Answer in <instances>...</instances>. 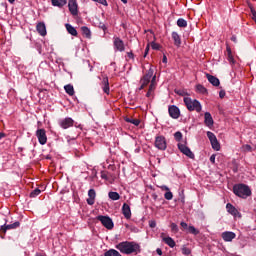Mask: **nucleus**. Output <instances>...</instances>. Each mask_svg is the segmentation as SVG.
<instances>
[{
	"label": "nucleus",
	"mask_w": 256,
	"mask_h": 256,
	"mask_svg": "<svg viewBox=\"0 0 256 256\" xmlns=\"http://www.w3.org/2000/svg\"><path fill=\"white\" fill-rule=\"evenodd\" d=\"M88 199L87 203L88 205H95V198L97 197V193L95 192V189H90L88 191Z\"/></svg>",
	"instance_id": "obj_16"
},
{
	"label": "nucleus",
	"mask_w": 256,
	"mask_h": 256,
	"mask_svg": "<svg viewBox=\"0 0 256 256\" xmlns=\"http://www.w3.org/2000/svg\"><path fill=\"white\" fill-rule=\"evenodd\" d=\"M161 189H162V191H169V187H167L166 185H164V186H161Z\"/></svg>",
	"instance_id": "obj_58"
},
{
	"label": "nucleus",
	"mask_w": 256,
	"mask_h": 256,
	"mask_svg": "<svg viewBox=\"0 0 256 256\" xmlns=\"http://www.w3.org/2000/svg\"><path fill=\"white\" fill-rule=\"evenodd\" d=\"M127 55L129 59H135V55L133 54V52H128Z\"/></svg>",
	"instance_id": "obj_52"
},
{
	"label": "nucleus",
	"mask_w": 256,
	"mask_h": 256,
	"mask_svg": "<svg viewBox=\"0 0 256 256\" xmlns=\"http://www.w3.org/2000/svg\"><path fill=\"white\" fill-rule=\"evenodd\" d=\"M206 77L209 81V83H211V85H213L214 87H219V85H221V82L219 81V78L207 73Z\"/></svg>",
	"instance_id": "obj_17"
},
{
	"label": "nucleus",
	"mask_w": 256,
	"mask_h": 256,
	"mask_svg": "<svg viewBox=\"0 0 256 256\" xmlns=\"http://www.w3.org/2000/svg\"><path fill=\"white\" fill-rule=\"evenodd\" d=\"M157 255H163V250L161 248L156 249Z\"/></svg>",
	"instance_id": "obj_55"
},
{
	"label": "nucleus",
	"mask_w": 256,
	"mask_h": 256,
	"mask_svg": "<svg viewBox=\"0 0 256 256\" xmlns=\"http://www.w3.org/2000/svg\"><path fill=\"white\" fill-rule=\"evenodd\" d=\"M170 229L172 233H179V226H177L175 223H171Z\"/></svg>",
	"instance_id": "obj_38"
},
{
	"label": "nucleus",
	"mask_w": 256,
	"mask_h": 256,
	"mask_svg": "<svg viewBox=\"0 0 256 256\" xmlns=\"http://www.w3.org/2000/svg\"><path fill=\"white\" fill-rule=\"evenodd\" d=\"M74 123L75 121L69 117L59 121V125L62 127V129H69V127H73Z\"/></svg>",
	"instance_id": "obj_11"
},
{
	"label": "nucleus",
	"mask_w": 256,
	"mask_h": 256,
	"mask_svg": "<svg viewBox=\"0 0 256 256\" xmlns=\"http://www.w3.org/2000/svg\"><path fill=\"white\" fill-rule=\"evenodd\" d=\"M149 55V44L145 48L144 57H147Z\"/></svg>",
	"instance_id": "obj_50"
},
{
	"label": "nucleus",
	"mask_w": 256,
	"mask_h": 256,
	"mask_svg": "<svg viewBox=\"0 0 256 256\" xmlns=\"http://www.w3.org/2000/svg\"><path fill=\"white\" fill-rule=\"evenodd\" d=\"M64 89H65L66 93L68 95H70V97H73V95H75V89L73 88V85L68 84V85L64 86Z\"/></svg>",
	"instance_id": "obj_29"
},
{
	"label": "nucleus",
	"mask_w": 256,
	"mask_h": 256,
	"mask_svg": "<svg viewBox=\"0 0 256 256\" xmlns=\"http://www.w3.org/2000/svg\"><path fill=\"white\" fill-rule=\"evenodd\" d=\"M153 77V69H149L148 72L140 80V83L147 87L151 83V78Z\"/></svg>",
	"instance_id": "obj_10"
},
{
	"label": "nucleus",
	"mask_w": 256,
	"mask_h": 256,
	"mask_svg": "<svg viewBox=\"0 0 256 256\" xmlns=\"http://www.w3.org/2000/svg\"><path fill=\"white\" fill-rule=\"evenodd\" d=\"M108 197L112 201H119L121 199V195L117 192H109Z\"/></svg>",
	"instance_id": "obj_30"
},
{
	"label": "nucleus",
	"mask_w": 256,
	"mask_h": 256,
	"mask_svg": "<svg viewBox=\"0 0 256 256\" xmlns=\"http://www.w3.org/2000/svg\"><path fill=\"white\" fill-rule=\"evenodd\" d=\"M149 225H150L151 229H155L157 227V222L150 221Z\"/></svg>",
	"instance_id": "obj_46"
},
{
	"label": "nucleus",
	"mask_w": 256,
	"mask_h": 256,
	"mask_svg": "<svg viewBox=\"0 0 256 256\" xmlns=\"http://www.w3.org/2000/svg\"><path fill=\"white\" fill-rule=\"evenodd\" d=\"M155 147L160 151H165L167 149V140L164 136H157L155 139Z\"/></svg>",
	"instance_id": "obj_5"
},
{
	"label": "nucleus",
	"mask_w": 256,
	"mask_h": 256,
	"mask_svg": "<svg viewBox=\"0 0 256 256\" xmlns=\"http://www.w3.org/2000/svg\"><path fill=\"white\" fill-rule=\"evenodd\" d=\"M178 149L183 155H186V157H189V159H195V154L191 151V149L185 145V144H178Z\"/></svg>",
	"instance_id": "obj_6"
},
{
	"label": "nucleus",
	"mask_w": 256,
	"mask_h": 256,
	"mask_svg": "<svg viewBox=\"0 0 256 256\" xmlns=\"http://www.w3.org/2000/svg\"><path fill=\"white\" fill-rule=\"evenodd\" d=\"M3 137H5V133L0 132V139H3Z\"/></svg>",
	"instance_id": "obj_62"
},
{
	"label": "nucleus",
	"mask_w": 256,
	"mask_h": 256,
	"mask_svg": "<svg viewBox=\"0 0 256 256\" xmlns=\"http://www.w3.org/2000/svg\"><path fill=\"white\" fill-rule=\"evenodd\" d=\"M36 31L39 33V35L45 37V35H47V27L45 26V23H38L36 26Z\"/></svg>",
	"instance_id": "obj_15"
},
{
	"label": "nucleus",
	"mask_w": 256,
	"mask_h": 256,
	"mask_svg": "<svg viewBox=\"0 0 256 256\" xmlns=\"http://www.w3.org/2000/svg\"><path fill=\"white\" fill-rule=\"evenodd\" d=\"M100 28L103 29L104 31H107V26H105V24L100 25Z\"/></svg>",
	"instance_id": "obj_59"
},
{
	"label": "nucleus",
	"mask_w": 256,
	"mask_h": 256,
	"mask_svg": "<svg viewBox=\"0 0 256 256\" xmlns=\"http://www.w3.org/2000/svg\"><path fill=\"white\" fill-rule=\"evenodd\" d=\"M101 178L106 179V180L109 179V177L107 176V173H105V172L101 173Z\"/></svg>",
	"instance_id": "obj_51"
},
{
	"label": "nucleus",
	"mask_w": 256,
	"mask_h": 256,
	"mask_svg": "<svg viewBox=\"0 0 256 256\" xmlns=\"http://www.w3.org/2000/svg\"><path fill=\"white\" fill-rule=\"evenodd\" d=\"M207 137H208L210 143H211V141H215L217 139V136H215V134L211 131L207 132Z\"/></svg>",
	"instance_id": "obj_37"
},
{
	"label": "nucleus",
	"mask_w": 256,
	"mask_h": 256,
	"mask_svg": "<svg viewBox=\"0 0 256 256\" xmlns=\"http://www.w3.org/2000/svg\"><path fill=\"white\" fill-rule=\"evenodd\" d=\"M151 47L152 49H154L155 51H159V49H161V45L155 43V42H152L151 43Z\"/></svg>",
	"instance_id": "obj_43"
},
{
	"label": "nucleus",
	"mask_w": 256,
	"mask_h": 256,
	"mask_svg": "<svg viewBox=\"0 0 256 256\" xmlns=\"http://www.w3.org/2000/svg\"><path fill=\"white\" fill-rule=\"evenodd\" d=\"M116 249L125 255H131V253H141V246H139V244L136 242H120L116 245Z\"/></svg>",
	"instance_id": "obj_1"
},
{
	"label": "nucleus",
	"mask_w": 256,
	"mask_h": 256,
	"mask_svg": "<svg viewBox=\"0 0 256 256\" xmlns=\"http://www.w3.org/2000/svg\"><path fill=\"white\" fill-rule=\"evenodd\" d=\"M96 3H100V5H104L105 7H107V0H98Z\"/></svg>",
	"instance_id": "obj_47"
},
{
	"label": "nucleus",
	"mask_w": 256,
	"mask_h": 256,
	"mask_svg": "<svg viewBox=\"0 0 256 256\" xmlns=\"http://www.w3.org/2000/svg\"><path fill=\"white\" fill-rule=\"evenodd\" d=\"M188 231H189V233H191L192 235H199V230H197L194 226H189V227H188Z\"/></svg>",
	"instance_id": "obj_36"
},
{
	"label": "nucleus",
	"mask_w": 256,
	"mask_h": 256,
	"mask_svg": "<svg viewBox=\"0 0 256 256\" xmlns=\"http://www.w3.org/2000/svg\"><path fill=\"white\" fill-rule=\"evenodd\" d=\"M11 4L15 3V0H8Z\"/></svg>",
	"instance_id": "obj_64"
},
{
	"label": "nucleus",
	"mask_w": 256,
	"mask_h": 256,
	"mask_svg": "<svg viewBox=\"0 0 256 256\" xmlns=\"http://www.w3.org/2000/svg\"><path fill=\"white\" fill-rule=\"evenodd\" d=\"M162 241L164 242V243H166V245H168V247H171L172 249H173V247H175V245H176V243H175V240H173V238H171V237H164L163 239H162Z\"/></svg>",
	"instance_id": "obj_27"
},
{
	"label": "nucleus",
	"mask_w": 256,
	"mask_h": 256,
	"mask_svg": "<svg viewBox=\"0 0 256 256\" xmlns=\"http://www.w3.org/2000/svg\"><path fill=\"white\" fill-rule=\"evenodd\" d=\"M226 209L230 215H233V217H239V219H241V212L237 210V208H235V206H233L231 203L226 205Z\"/></svg>",
	"instance_id": "obj_12"
},
{
	"label": "nucleus",
	"mask_w": 256,
	"mask_h": 256,
	"mask_svg": "<svg viewBox=\"0 0 256 256\" xmlns=\"http://www.w3.org/2000/svg\"><path fill=\"white\" fill-rule=\"evenodd\" d=\"M102 89L104 91V93H106V95H109V78L108 77H104L102 80Z\"/></svg>",
	"instance_id": "obj_22"
},
{
	"label": "nucleus",
	"mask_w": 256,
	"mask_h": 256,
	"mask_svg": "<svg viewBox=\"0 0 256 256\" xmlns=\"http://www.w3.org/2000/svg\"><path fill=\"white\" fill-rule=\"evenodd\" d=\"M162 63H167V56L166 55L163 56Z\"/></svg>",
	"instance_id": "obj_60"
},
{
	"label": "nucleus",
	"mask_w": 256,
	"mask_h": 256,
	"mask_svg": "<svg viewBox=\"0 0 256 256\" xmlns=\"http://www.w3.org/2000/svg\"><path fill=\"white\" fill-rule=\"evenodd\" d=\"M219 97H220V99H224L225 98V90H221L219 92Z\"/></svg>",
	"instance_id": "obj_48"
},
{
	"label": "nucleus",
	"mask_w": 256,
	"mask_h": 256,
	"mask_svg": "<svg viewBox=\"0 0 256 256\" xmlns=\"http://www.w3.org/2000/svg\"><path fill=\"white\" fill-rule=\"evenodd\" d=\"M210 143H211L212 149H214V151H220L221 144H219V141L217 140V138L215 140H212Z\"/></svg>",
	"instance_id": "obj_32"
},
{
	"label": "nucleus",
	"mask_w": 256,
	"mask_h": 256,
	"mask_svg": "<svg viewBox=\"0 0 256 256\" xmlns=\"http://www.w3.org/2000/svg\"><path fill=\"white\" fill-rule=\"evenodd\" d=\"M65 28L70 35H72L73 37H77V29H75V27H73L71 24H65Z\"/></svg>",
	"instance_id": "obj_25"
},
{
	"label": "nucleus",
	"mask_w": 256,
	"mask_h": 256,
	"mask_svg": "<svg viewBox=\"0 0 256 256\" xmlns=\"http://www.w3.org/2000/svg\"><path fill=\"white\" fill-rule=\"evenodd\" d=\"M96 219L97 221H100L103 227H105L108 230H111L113 229V227H115V224H113V219H111V217L109 216L99 215L96 217Z\"/></svg>",
	"instance_id": "obj_4"
},
{
	"label": "nucleus",
	"mask_w": 256,
	"mask_h": 256,
	"mask_svg": "<svg viewBox=\"0 0 256 256\" xmlns=\"http://www.w3.org/2000/svg\"><path fill=\"white\" fill-rule=\"evenodd\" d=\"M114 47L116 51H120V52L125 51V43L119 37L114 38Z\"/></svg>",
	"instance_id": "obj_13"
},
{
	"label": "nucleus",
	"mask_w": 256,
	"mask_h": 256,
	"mask_svg": "<svg viewBox=\"0 0 256 256\" xmlns=\"http://www.w3.org/2000/svg\"><path fill=\"white\" fill-rule=\"evenodd\" d=\"M210 162L215 164V154L210 156Z\"/></svg>",
	"instance_id": "obj_53"
},
{
	"label": "nucleus",
	"mask_w": 256,
	"mask_h": 256,
	"mask_svg": "<svg viewBox=\"0 0 256 256\" xmlns=\"http://www.w3.org/2000/svg\"><path fill=\"white\" fill-rule=\"evenodd\" d=\"M124 121H126V123H131L132 125H135V127H139L140 123H141V120L139 119H135V118H132V117H126L124 118Z\"/></svg>",
	"instance_id": "obj_26"
},
{
	"label": "nucleus",
	"mask_w": 256,
	"mask_h": 256,
	"mask_svg": "<svg viewBox=\"0 0 256 256\" xmlns=\"http://www.w3.org/2000/svg\"><path fill=\"white\" fill-rule=\"evenodd\" d=\"M82 35L86 37V39H91V30L87 26L81 27Z\"/></svg>",
	"instance_id": "obj_28"
},
{
	"label": "nucleus",
	"mask_w": 256,
	"mask_h": 256,
	"mask_svg": "<svg viewBox=\"0 0 256 256\" xmlns=\"http://www.w3.org/2000/svg\"><path fill=\"white\" fill-rule=\"evenodd\" d=\"M164 198L167 200V201H171V199H173V192H170V190H168V192H166L164 194Z\"/></svg>",
	"instance_id": "obj_39"
},
{
	"label": "nucleus",
	"mask_w": 256,
	"mask_h": 256,
	"mask_svg": "<svg viewBox=\"0 0 256 256\" xmlns=\"http://www.w3.org/2000/svg\"><path fill=\"white\" fill-rule=\"evenodd\" d=\"M231 41H233V43H237V36L233 35L231 37Z\"/></svg>",
	"instance_id": "obj_57"
},
{
	"label": "nucleus",
	"mask_w": 256,
	"mask_h": 256,
	"mask_svg": "<svg viewBox=\"0 0 256 256\" xmlns=\"http://www.w3.org/2000/svg\"><path fill=\"white\" fill-rule=\"evenodd\" d=\"M184 103H185L188 111H197V113H201V103L199 101L192 100L189 97H185Z\"/></svg>",
	"instance_id": "obj_3"
},
{
	"label": "nucleus",
	"mask_w": 256,
	"mask_h": 256,
	"mask_svg": "<svg viewBox=\"0 0 256 256\" xmlns=\"http://www.w3.org/2000/svg\"><path fill=\"white\" fill-rule=\"evenodd\" d=\"M233 193L237 195V197L247 199V197H251V188L246 184H235L233 186Z\"/></svg>",
	"instance_id": "obj_2"
},
{
	"label": "nucleus",
	"mask_w": 256,
	"mask_h": 256,
	"mask_svg": "<svg viewBox=\"0 0 256 256\" xmlns=\"http://www.w3.org/2000/svg\"><path fill=\"white\" fill-rule=\"evenodd\" d=\"M35 256H47V254L45 252H37Z\"/></svg>",
	"instance_id": "obj_54"
},
{
	"label": "nucleus",
	"mask_w": 256,
	"mask_h": 256,
	"mask_svg": "<svg viewBox=\"0 0 256 256\" xmlns=\"http://www.w3.org/2000/svg\"><path fill=\"white\" fill-rule=\"evenodd\" d=\"M36 137L38 138L40 145H45L47 143V132L45 129H38L36 131Z\"/></svg>",
	"instance_id": "obj_8"
},
{
	"label": "nucleus",
	"mask_w": 256,
	"mask_h": 256,
	"mask_svg": "<svg viewBox=\"0 0 256 256\" xmlns=\"http://www.w3.org/2000/svg\"><path fill=\"white\" fill-rule=\"evenodd\" d=\"M104 256H122V255L121 253H119V251L115 249H110L104 253Z\"/></svg>",
	"instance_id": "obj_31"
},
{
	"label": "nucleus",
	"mask_w": 256,
	"mask_h": 256,
	"mask_svg": "<svg viewBox=\"0 0 256 256\" xmlns=\"http://www.w3.org/2000/svg\"><path fill=\"white\" fill-rule=\"evenodd\" d=\"M168 113L172 119H179V117H181V110H179V107L175 105L168 107Z\"/></svg>",
	"instance_id": "obj_9"
},
{
	"label": "nucleus",
	"mask_w": 256,
	"mask_h": 256,
	"mask_svg": "<svg viewBox=\"0 0 256 256\" xmlns=\"http://www.w3.org/2000/svg\"><path fill=\"white\" fill-rule=\"evenodd\" d=\"M174 138L176 141H181V139H183V134L180 131H178L174 134Z\"/></svg>",
	"instance_id": "obj_40"
},
{
	"label": "nucleus",
	"mask_w": 256,
	"mask_h": 256,
	"mask_svg": "<svg viewBox=\"0 0 256 256\" xmlns=\"http://www.w3.org/2000/svg\"><path fill=\"white\" fill-rule=\"evenodd\" d=\"M143 89H145V85L141 84L139 91H143Z\"/></svg>",
	"instance_id": "obj_61"
},
{
	"label": "nucleus",
	"mask_w": 256,
	"mask_h": 256,
	"mask_svg": "<svg viewBox=\"0 0 256 256\" xmlns=\"http://www.w3.org/2000/svg\"><path fill=\"white\" fill-rule=\"evenodd\" d=\"M246 151H251L252 147L251 145L247 144L244 146Z\"/></svg>",
	"instance_id": "obj_56"
},
{
	"label": "nucleus",
	"mask_w": 256,
	"mask_h": 256,
	"mask_svg": "<svg viewBox=\"0 0 256 256\" xmlns=\"http://www.w3.org/2000/svg\"><path fill=\"white\" fill-rule=\"evenodd\" d=\"M122 213L125 217V219H131V207L129 204L124 203L122 206Z\"/></svg>",
	"instance_id": "obj_18"
},
{
	"label": "nucleus",
	"mask_w": 256,
	"mask_h": 256,
	"mask_svg": "<svg viewBox=\"0 0 256 256\" xmlns=\"http://www.w3.org/2000/svg\"><path fill=\"white\" fill-rule=\"evenodd\" d=\"M235 237H237L235 232H224V233H222V239H224L227 242L233 241V239H235Z\"/></svg>",
	"instance_id": "obj_21"
},
{
	"label": "nucleus",
	"mask_w": 256,
	"mask_h": 256,
	"mask_svg": "<svg viewBox=\"0 0 256 256\" xmlns=\"http://www.w3.org/2000/svg\"><path fill=\"white\" fill-rule=\"evenodd\" d=\"M19 225H21L19 221L14 222L13 224L3 225L1 226V231H3V233H6L9 229H17Z\"/></svg>",
	"instance_id": "obj_20"
},
{
	"label": "nucleus",
	"mask_w": 256,
	"mask_h": 256,
	"mask_svg": "<svg viewBox=\"0 0 256 256\" xmlns=\"http://www.w3.org/2000/svg\"><path fill=\"white\" fill-rule=\"evenodd\" d=\"M176 95H180V97H185V95H188L185 90H175Z\"/></svg>",
	"instance_id": "obj_41"
},
{
	"label": "nucleus",
	"mask_w": 256,
	"mask_h": 256,
	"mask_svg": "<svg viewBox=\"0 0 256 256\" xmlns=\"http://www.w3.org/2000/svg\"><path fill=\"white\" fill-rule=\"evenodd\" d=\"M226 51H227V59L231 65H235V58L233 57V52L231 51V46L226 42Z\"/></svg>",
	"instance_id": "obj_19"
},
{
	"label": "nucleus",
	"mask_w": 256,
	"mask_h": 256,
	"mask_svg": "<svg viewBox=\"0 0 256 256\" xmlns=\"http://www.w3.org/2000/svg\"><path fill=\"white\" fill-rule=\"evenodd\" d=\"M38 195H41V190L39 188L34 189L31 193H30V197L31 198H35Z\"/></svg>",
	"instance_id": "obj_35"
},
{
	"label": "nucleus",
	"mask_w": 256,
	"mask_h": 256,
	"mask_svg": "<svg viewBox=\"0 0 256 256\" xmlns=\"http://www.w3.org/2000/svg\"><path fill=\"white\" fill-rule=\"evenodd\" d=\"M146 97H151V91L148 90L147 94H146Z\"/></svg>",
	"instance_id": "obj_63"
},
{
	"label": "nucleus",
	"mask_w": 256,
	"mask_h": 256,
	"mask_svg": "<svg viewBox=\"0 0 256 256\" xmlns=\"http://www.w3.org/2000/svg\"><path fill=\"white\" fill-rule=\"evenodd\" d=\"M180 225L183 229H189V226L187 225L186 222H181Z\"/></svg>",
	"instance_id": "obj_49"
},
{
	"label": "nucleus",
	"mask_w": 256,
	"mask_h": 256,
	"mask_svg": "<svg viewBox=\"0 0 256 256\" xmlns=\"http://www.w3.org/2000/svg\"><path fill=\"white\" fill-rule=\"evenodd\" d=\"M172 39L176 47H181V36L177 32H172Z\"/></svg>",
	"instance_id": "obj_24"
},
{
	"label": "nucleus",
	"mask_w": 256,
	"mask_h": 256,
	"mask_svg": "<svg viewBox=\"0 0 256 256\" xmlns=\"http://www.w3.org/2000/svg\"><path fill=\"white\" fill-rule=\"evenodd\" d=\"M53 7H59V9L67 5V0H51Z\"/></svg>",
	"instance_id": "obj_23"
},
{
	"label": "nucleus",
	"mask_w": 256,
	"mask_h": 256,
	"mask_svg": "<svg viewBox=\"0 0 256 256\" xmlns=\"http://www.w3.org/2000/svg\"><path fill=\"white\" fill-rule=\"evenodd\" d=\"M182 253H183V255H191V249H189L187 247H183Z\"/></svg>",
	"instance_id": "obj_44"
},
{
	"label": "nucleus",
	"mask_w": 256,
	"mask_h": 256,
	"mask_svg": "<svg viewBox=\"0 0 256 256\" xmlns=\"http://www.w3.org/2000/svg\"><path fill=\"white\" fill-rule=\"evenodd\" d=\"M177 25H178V27H187V20H185L183 18H179L177 20Z\"/></svg>",
	"instance_id": "obj_34"
},
{
	"label": "nucleus",
	"mask_w": 256,
	"mask_h": 256,
	"mask_svg": "<svg viewBox=\"0 0 256 256\" xmlns=\"http://www.w3.org/2000/svg\"><path fill=\"white\" fill-rule=\"evenodd\" d=\"M204 123L206 127L212 128L214 125L213 116H211V113L205 112L204 114Z\"/></svg>",
	"instance_id": "obj_14"
},
{
	"label": "nucleus",
	"mask_w": 256,
	"mask_h": 256,
	"mask_svg": "<svg viewBox=\"0 0 256 256\" xmlns=\"http://www.w3.org/2000/svg\"><path fill=\"white\" fill-rule=\"evenodd\" d=\"M196 90L198 91V93H201L202 95H207V88H205V86L201 84L196 85Z\"/></svg>",
	"instance_id": "obj_33"
},
{
	"label": "nucleus",
	"mask_w": 256,
	"mask_h": 256,
	"mask_svg": "<svg viewBox=\"0 0 256 256\" xmlns=\"http://www.w3.org/2000/svg\"><path fill=\"white\" fill-rule=\"evenodd\" d=\"M68 9L73 16L79 15V5H77V0L68 1Z\"/></svg>",
	"instance_id": "obj_7"
},
{
	"label": "nucleus",
	"mask_w": 256,
	"mask_h": 256,
	"mask_svg": "<svg viewBox=\"0 0 256 256\" xmlns=\"http://www.w3.org/2000/svg\"><path fill=\"white\" fill-rule=\"evenodd\" d=\"M153 81H155V76L153 77V80L149 86V91H155V84L153 83Z\"/></svg>",
	"instance_id": "obj_45"
},
{
	"label": "nucleus",
	"mask_w": 256,
	"mask_h": 256,
	"mask_svg": "<svg viewBox=\"0 0 256 256\" xmlns=\"http://www.w3.org/2000/svg\"><path fill=\"white\" fill-rule=\"evenodd\" d=\"M248 7H249V9L251 11L252 17H256V11H255V8L253 7V4L248 3Z\"/></svg>",
	"instance_id": "obj_42"
}]
</instances>
